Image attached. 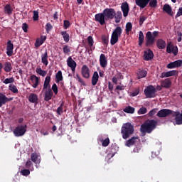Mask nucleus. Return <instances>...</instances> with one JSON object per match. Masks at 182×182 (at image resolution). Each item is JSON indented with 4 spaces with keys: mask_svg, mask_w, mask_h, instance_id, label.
I'll list each match as a JSON object with an SVG mask.
<instances>
[{
    "mask_svg": "<svg viewBox=\"0 0 182 182\" xmlns=\"http://www.w3.org/2000/svg\"><path fill=\"white\" fill-rule=\"evenodd\" d=\"M159 111V108H154L148 113L149 117H153L156 113Z\"/></svg>",
    "mask_w": 182,
    "mask_h": 182,
    "instance_id": "obj_46",
    "label": "nucleus"
},
{
    "mask_svg": "<svg viewBox=\"0 0 182 182\" xmlns=\"http://www.w3.org/2000/svg\"><path fill=\"white\" fill-rule=\"evenodd\" d=\"M175 122L176 124H182V116L181 114H179V115L175 118Z\"/></svg>",
    "mask_w": 182,
    "mask_h": 182,
    "instance_id": "obj_51",
    "label": "nucleus"
},
{
    "mask_svg": "<svg viewBox=\"0 0 182 182\" xmlns=\"http://www.w3.org/2000/svg\"><path fill=\"white\" fill-rule=\"evenodd\" d=\"M134 133V127L130 123H125L121 128V134L124 140H127Z\"/></svg>",
    "mask_w": 182,
    "mask_h": 182,
    "instance_id": "obj_2",
    "label": "nucleus"
},
{
    "mask_svg": "<svg viewBox=\"0 0 182 182\" xmlns=\"http://www.w3.org/2000/svg\"><path fill=\"white\" fill-rule=\"evenodd\" d=\"M159 36V31H154L151 33V31H148L146 33V43L145 46L149 48V46H153L154 45V42H156V38Z\"/></svg>",
    "mask_w": 182,
    "mask_h": 182,
    "instance_id": "obj_3",
    "label": "nucleus"
},
{
    "mask_svg": "<svg viewBox=\"0 0 182 182\" xmlns=\"http://www.w3.org/2000/svg\"><path fill=\"white\" fill-rule=\"evenodd\" d=\"M144 95L148 98L151 99L152 97H156V88L153 85L148 86L144 90Z\"/></svg>",
    "mask_w": 182,
    "mask_h": 182,
    "instance_id": "obj_6",
    "label": "nucleus"
},
{
    "mask_svg": "<svg viewBox=\"0 0 182 182\" xmlns=\"http://www.w3.org/2000/svg\"><path fill=\"white\" fill-rule=\"evenodd\" d=\"M170 113H171L170 109H162L157 112L156 116L157 117H159V118L168 117V116H170Z\"/></svg>",
    "mask_w": 182,
    "mask_h": 182,
    "instance_id": "obj_12",
    "label": "nucleus"
},
{
    "mask_svg": "<svg viewBox=\"0 0 182 182\" xmlns=\"http://www.w3.org/2000/svg\"><path fill=\"white\" fill-rule=\"evenodd\" d=\"M9 90H11V92H13V93H18V88L16 87V85H10L9 86Z\"/></svg>",
    "mask_w": 182,
    "mask_h": 182,
    "instance_id": "obj_47",
    "label": "nucleus"
},
{
    "mask_svg": "<svg viewBox=\"0 0 182 182\" xmlns=\"http://www.w3.org/2000/svg\"><path fill=\"white\" fill-rule=\"evenodd\" d=\"M46 41V36H41L40 38H37L35 42V46L36 48H39V46L43 45V42Z\"/></svg>",
    "mask_w": 182,
    "mask_h": 182,
    "instance_id": "obj_26",
    "label": "nucleus"
},
{
    "mask_svg": "<svg viewBox=\"0 0 182 182\" xmlns=\"http://www.w3.org/2000/svg\"><path fill=\"white\" fill-rule=\"evenodd\" d=\"M60 35L63 36L64 42H65V43H69L70 36L68 34V31H61Z\"/></svg>",
    "mask_w": 182,
    "mask_h": 182,
    "instance_id": "obj_32",
    "label": "nucleus"
},
{
    "mask_svg": "<svg viewBox=\"0 0 182 182\" xmlns=\"http://www.w3.org/2000/svg\"><path fill=\"white\" fill-rule=\"evenodd\" d=\"M32 161H31V160L27 161V162L26 163V168H31V166H32Z\"/></svg>",
    "mask_w": 182,
    "mask_h": 182,
    "instance_id": "obj_63",
    "label": "nucleus"
},
{
    "mask_svg": "<svg viewBox=\"0 0 182 182\" xmlns=\"http://www.w3.org/2000/svg\"><path fill=\"white\" fill-rule=\"evenodd\" d=\"M180 16H182V6L178 8V11L175 16V19L180 18Z\"/></svg>",
    "mask_w": 182,
    "mask_h": 182,
    "instance_id": "obj_57",
    "label": "nucleus"
},
{
    "mask_svg": "<svg viewBox=\"0 0 182 182\" xmlns=\"http://www.w3.org/2000/svg\"><path fill=\"white\" fill-rule=\"evenodd\" d=\"M87 43L90 48L88 52H90V50H95V47H93V43H95V41H93V37H92V36H89L87 37Z\"/></svg>",
    "mask_w": 182,
    "mask_h": 182,
    "instance_id": "obj_34",
    "label": "nucleus"
},
{
    "mask_svg": "<svg viewBox=\"0 0 182 182\" xmlns=\"http://www.w3.org/2000/svg\"><path fill=\"white\" fill-rule=\"evenodd\" d=\"M28 28H29V26H28V24L26 23H23L22 24V29H23V32H25V33L28 32Z\"/></svg>",
    "mask_w": 182,
    "mask_h": 182,
    "instance_id": "obj_62",
    "label": "nucleus"
},
{
    "mask_svg": "<svg viewBox=\"0 0 182 182\" xmlns=\"http://www.w3.org/2000/svg\"><path fill=\"white\" fill-rule=\"evenodd\" d=\"M123 32V30L122 29V27L117 26L112 32L110 39V43L111 45H116L119 42V38L122 36V33Z\"/></svg>",
    "mask_w": 182,
    "mask_h": 182,
    "instance_id": "obj_4",
    "label": "nucleus"
},
{
    "mask_svg": "<svg viewBox=\"0 0 182 182\" xmlns=\"http://www.w3.org/2000/svg\"><path fill=\"white\" fill-rule=\"evenodd\" d=\"M14 9H12V6L11 4H6L4 7V13L6 14L7 15H12Z\"/></svg>",
    "mask_w": 182,
    "mask_h": 182,
    "instance_id": "obj_35",
    "label": "nucleus"
},
{
    "mask_svg": "<svg viewBox=\"0 0 182 182\" xmlns=\"http://www.w3.org/2000/svg\"><path fill=\"white\" fill-rule=\"evenodd\" d=\"M95 21L99 22L100 25H106V17L103 13L97 14L95 16Z\"/></svg>",
    "mask_w": 182,
    "mask_h": 182,
    "instance_id": "obj_8",
    "label": "nucleus"
},
{
    "mask_svg": "<svg viewBox=\"0 0 182 182\" xmlns=\"http://www.w3.org/2000/svg\"><path fill=\"white\" fill-rule=\"evenodd\" d=\"M151 0H135V4L137 6H139L141 9H143L149 5Z\"/></svg>",
    "mask_w": 182,
    "mask_h": 182,
    "instance_id": "obj_18",
    "label": "nucleus"
},
{
    "mask_svg": "<svg viewBox=\"0 0 182 182\" xmlns=\"http://www.w3.org/2000/svg\"><path fill=\"white\" fill-rule=\"evenodd\" d=\"M147 19V17L144 16H140L139 17V25L142 26L144 21Z\"/></svg>",
    "mask_w": 182,
    "mask_h": 182,
    "instance_id": "obj_61",
    "label": "nucleus"
},
{
    "mask_svg": "<svg viewBox=\"0 0 182 182\" xmlns=\"http://www.w3.org/2000/svg\"><path fill=\"white\" fill-rule=\"evenodd\" d=\"M51 90H53L55 95H58V85H56V83H54L52 85Z\"/></svg>",
    "mask_w": 182,
    "mask_h": 182,
    "instance_id": "obj_58",
    "label": "nucleus"
},
{
    "mask_svg": "<svg viewBox=\"0 0 182 182\" xmlns=\"http://www.w3.org/2000/svg\"><path fill=\"white\" fill-rule=\"evenodd\" d=\"M132 29H133V25L132 24V23H127L125 29L127 35H129V33L132 32Z\"/></svg>",
    "mask_w": 182,
    "mask_h": 182,
    "instance_id": "obj_41",
    "label": "nucleus"
},
{
    "mask_svg": "<svg viewBox=\"0 0 182 182\" xmlns=\"http://www.w3.org/2000/svg\"><path fill=\"white\" fill-rule=\"evenodd\" d=\"M115 19L116 23H119L120 21H122V18H123V14H122V11H117L115 13V16H114Z\"/></svg>",
    "mask_w": 182,
    "mask_h": 182,
    "instance_id": "obj_36",
    "label": "nucleus"
},
{
    "mask_svg": "<svg viewBox=\"0 0 182 182\" xmlns=\"http://www.w3.org/2000/svg\"><path fill=\"white\" fill-rule=\"evenodd\" d=\"M63 106H65V102H62L60 107H58L56 113L58 114V116H60L62 113H63Z\"/></svg>",
    "mask_w": 182,
    "mask_h": 182,
    "instance_id": "obj_42",
    "label": "nucleus"
},
{
    "mask_svg": "<svg viewBox=\"0 0 182 182\" xmlns=\"http://www.w3.org/2000/svg\"><path fill=\"white\" fill-rule=\"evenodd\" d=\"M100 65L101 68H106L107 66V58H106V55L105 54H101L100 55Z\"/></svg>",
    "mask_w": 182,
    "mask_h": 182,
    "instance_id": "obj_23",
    "label": "nucleus"
},
{
    "mask_svg": "<svg viewBox=\"0 0 182 182\" xmlns=\"http://www.w3.org/2000/svg\"><path fill=\"white\" fill-rule=\"evenodd\" d=\"M97 82H99V73L95 71L92 75L91 83L92 86H96V85H97Z\"/></svg>",
    "mask_w": 182,
    "mask_h": 182,
    "instance_id": "obj_27",
    "label": "nucleus"
},
{
    "mask_svg": "<svg viewBox=\"0 0 182 182\" xmlns=\"http://www.w3.org/2000/svg\"><path fill=\"white\" fill-rule=\"evenodd\" d=\"M102 14H104L106 21L113 19L114 16H116V11H114V9L106 8L103 10Z\"/></svg>",
    "mask_w": 182,
    "mask_h": 182,
    "instance_id": "obj_7",
    "label": "nucleus"
},
{
    "mask_svg": "<svg viewBox=\"0 0 182 182\" xmlns=\"http://www.w3.org/2000/svg\"><path fill=\"white\" fill-rule=\"evenodd\" d=\"M26 125L18 124L13 131L15 137H22L26 133Z\"/></svg>",
    "mask_w": 182,
    "mask_h": 182,
    "instance_id": "obj_5",
    "label": "nucleus"
},
{
    "mask_svg": "<svg viewBox=\"0 0 182 182\" xmlns=\"http://www.w3.org/2000/svg\"><path fill=\"white\" fill-rule=\"evenodd\" d=\"M52 29H53V26H52V24L50 23H47L46 25V31L47 33H49V32L51 31Z\"/></svg>",
    "mask_w": 182,
    "mask_h": 182,
    "instance_id": "obj_48",
    "label": "nucleus"
},
{
    "mask_svg": "<svg viewBox=\"0 0 182 182\" xmlns=\"http://www.w3.org/2000/svg\"><path fill=\"white\" fill-rule=\"evenodd\" d=\"M12 100V98H7L6 95L0 92V107H2L4 105H6L8 102H11Z\"/></svg>",
    "mask_w": 182,
    "mask_h": 182,
    "instance_id": "obj_19",
    "label": "nucleus"
},
{
    "mask_svg": "<svg viewBox=\"0 0 182 182\" xmlns=\"http://www.w3.org/2000/svg\"><path fill=\"white\" fill-rule=\"evenodd\" d=\"M166 52L167 53H173L176 56L177 53H178V48L177 47H174L171 43H169L166 46Z\"/></svg>",
    "mask_w": 182,
    "mask_h": 182,
    "instance_id": "obj_14",
    "label": "nucleus"
},
{
    "mask_svg": "<svg viewBox=\"0 0 182 182\" xmlns=\"http://www.w3.org/2000/svg\"><path fill=\"white\" fill-rule=\"evenodd\" d=\"M63 27L65 29H68V28H70V21H69L68 20H64Z\"/></svg>",
    "mask_w": 182,
    "mask_h": 182,
    "instance_id": "obj_60",
    "label": "nucleus"
},
{
    "mask_svg": "<svg viewBox=\"0 0 182 182\" xmlns=\"http://www.w3.org/2000/svg\"><path fill=\"white\" fill-rule=\"evenodd\" d=\"M137 140H139V136H133L126 141L125 146L132 147V146H134L137 143Z\"/></svg>",
    "mask_w": 182,
    "mask_h": 182,
    "instance_id": "obj_22",
    "label": "nucleus"
},
{
    "mask_svg": "<svg viewBox=\"0 0 182 182\" xmlns=\"http://www.w3.org/2000/svg\"><path fill=\"white\" fill-rule=\"evenodd\" d=\"M12 70V64L10 62H6L4 63V72L7 73Z\"/></svg>",
    "mask_w": 182,
    "mask_h": 182,
    "instance_id": "obj_39",
    "label": "nucleus"
},
{
    "mask_svg": "<svg viewBox=\"0 0 182 182\" xmlns=\"http://www.w3.org/2000/svg\"><path fill=\"white\" fill-rule=\"evenodd\" d=\"M14 82H15V78H14V77H11L10 78H6L3 81V83H4V85H9V83H14Z\"/></svg>",
    "mask_w": 182,
    "mask_h": 182,
    "instance_id": "obj_45",
    "label": "nucleus"
},
{
    "mask_svg": "<svg viewBox=\"0 0 182 182\" xmlns=\"http://www.w3.org/2000/svg\"><path fill=\"white\" fill-rule=\"evenodd\" d=\"M36 72L38 75H40V76H43V77H45V75L48 74V72L42 70V68H41V67H38L36 69Z\"/></svg>",
    "mask_w": 182,
    "mask_h": 182,
    "instance_id": "obj_38",
    "label": "nucleus"
},
{
    "mask_svg": "<svg viewBox=\"0 0 182 182\" xmlns=\"http://www.w3.org/2000/svg\"><path fill=\"white\" fill-rule=\"evenodd\" d=\"M77 81L81 83V85H82V86H86V82H85V80H83V79H82V77H80V76L79 75H76Z\"/></svg>",
    "mask_w": 182,
    "mask_h": 182,
    "instance_id": "obj_59",
    "label": "nucleus"
},
{
    "mask_svg": "<svg viewBox=\"0 0 182 182\" xmlns=\"http://www.w3.org/2000/svg\"><path fill=\"white\" fill-rule=\"evenodd\" d=\"M109 144H110V139H109V138H106L102 141V144L103 147H107V146H109Z\"/></svg>",
    "mask_w": 182,
    "mask_h": 182,
    "instance_id": "obj_52",
    "label": "nucleus"
},
{
    "mask_svg": "<svg viewBox=\"0 0 182 182\" xmlns=\"http://www.w3.org/2000/svg\"><path fill=\"white\" fill-rule=\"evenodd\" d=\"M53 97V91H52V89L50 88L46 90L43 94L45 102H49V100H52Z\"/></svg>",
    "mask_w": 182,
    "mask_h": 182,
    "instance_id": "obj_15",
    "label": "nucleus"
},
{
    "mask_svg": "<svg viewBox=\"0 0 182 182\" xmlns=\"http://www.w3.org/2000/svg\"><path fill=\"white\" fill-rule=\"evenodd\" d=\"M147 76V70L143 69H139L137 72V77L139 79H143Z\"/></svg>",
    "mask_w": 182,
    "mask_h": 182,
    "instance_id": "obj_31",
    "label": "nucleus"
},
{
    "mask_svg": "<svg viewBox=\"0 0 182 182\" xmlns=\"http://www.w3.org/2000/svg\"><path fill=\"white\" fill-rule=\"evenodd\" d=\"M147 113V108L142 107L138 110V114H146Z\"/></svg>",
    "mask_w": 182,
    "mask_h": 182,
    "instance_id": "obj_49",
    "label": "nucleus"
},
{
    "mask_svg": "<svg viewBox=\"0 0 182 182\" xmlns=\"http://www.w3.org/2000/svg\"><path fill=\"white\" fill-rule=\"evenodd\" d=\"M28 101L30 103H36L38 105V95L35 93H31L28 96Z\"/></svg>",
    "mask_w": 182,
    "mask_h": 182,
    "instance_id": "obj_29",
    "label": "nucleus"
},
{
    "mask_svg": "<svg viewBox=\"0 0 182 182\" xmlns=\"http://www.w3.org/2000/svg\"><path fill=\"white\" fill-rule=\"evenodd\" d=\"M161 86L165 89H170V87H171V80H170V78L162 80L161 81Z\"/></svg>",
    "mask_w": 182,
    "mask_h": 182,
    "instance_id": "obj_20",
    "label": "nucleus"
},
{
    "mask_svg": "<svg viewBox=\"0 0 182 182\" xmlns=\"http://www.w3.org/2000/svg\"><path fill=\"white\" fill-rule=\"evenodd\" d=\"M81 73L82 76L85 79H89V77H90V70H89V67L86 65H82Z\"/></svg>",
    "mask_w": 182,
    "mask_h": 182,
    "instance_id": "obj_13",
    "label": "nucleus"
},
{
    "mask_svg": "<svg viewBox=\"0 0 182 182\" xmlns=\"http://www.w3.org/2000/svg\"><path fill=\"white\" fill-rule=\"evenodd\" d=\"M157 121L155 119H146L144 124L141 125L140 132L143 136H146V133L150 134L157 127Z\"/></svg>",
    "mask_w": 182,
    "mask_h": 182,
    "instance_id": "obj_1",
    "label": "nucleus"
},
{
    "mask_svg": "<svg viewBox=\"0 0 182 182\" xmlns=\"http://www.w3.org/2000/svg\"><path fill=\"white\" fill-rule=\"evenodd\" d=\"M102 41L104 45H106V46H107V45L109 44V36L106 35L102 36Z\"/></svg>",
    "mask_w": 182,
    "mask_h": 182,
    "instance_id": "obj_44",
    "label": "nucleus"
},
{
    "mask_svg": "<svg viewBox=\"0 0 182 182\" xmlns=\"http://www.w3.org/2000/svg\"><path fill=\"white\" fill-rule=\"evenodd\" d=\"M163 11H164V12H166V14H168V15H169L170 16H173V10L170 5L165 4L163 7Z\"/></svg>",
    "mask_w": 182,
    "mask_h": 182,
    "instance_id": "obj_33",
    "label": "nucleus"
},
{
    "mask_svg": "<svg viewBox=\"0 0 182 182\" xmlns=\"http://www.w3.org/2000/svg\"><path fill=\"white\" fill-rule=\"evenodd\" d=\"M126 87L124 85H117L115 88V90H124Z\"/></svg>",
    "mask_w": 182,
    "mask_h": 182,
    "instance_id": "obj_64",
    "label": "nucleus"
},
{
    "mask_svg": "<svg viewBox=\"0 0 182 182\" xmlns=\"http://www.w3.org/2000/svg\"><path fill=\"white\" fill-rule=\"evenodd\" d=\"M48 51L46 50L43 54L41 55V62L45 66H48L49 65V62L48 61Z\"/></svg>",
    "mask_w": 182,
    "mask_h": 182,
    "instance_id": "obj_30",
    "label": "nucleus"
},
{
    "mask_svg": "<svg viewBox=\"0 0 182 182\" xmlns=\"http://www.w3.org/2000/svg\"><path fill=\"white\" fill-rule=\"evenodd\" d=\"M63 52L65 55H69L70 53V46L65 45L63 48Z\"/></svg>",
    "mask_w": 182,
    "mask_h": 182,
    "instance_id": "obj_43",
    "label": "nucleus"
},
{
    "mask_svg": "<svg viewBox=\"0 0 182 182\" xmlns=\"http://www.w3.org/2000/svg\"><path fill=\"white\" fill-rule=\"evenodd\" d=\"M33 21H38L39 20V12L38 11H33Z\"/></svg>",
    "mask_w": 182,
    "mask_h": 182,
    "instance_id": "obj_56",
    "label": "nucleus"
},
{
    "mask_svg": "<svg viewBox=\"0 0 182 182\" xmlns=\"http://www.w3.org/2000/svg\"><path fill=\"white\" fill-rule=\"evenodd\" d=\"M21 173L22 174V176L26 177L29 176V174H31V171H29V169H23L21 171Z\"/></svg>",
    "mask_w": 182,
    "mask_h": 182,
    "instance_id": "obj_53",
    "label": "nucleus"
},
{
    "mask_svg": "<svg viewBox=\"0 0 182 182\" xmlns=\"http://www.w3.org/2000/svg\"><path fill=\"white\" fill-rule=\"evenodd\" d=\"M149 5L151 8H156L157 6V0L149 1Z\"/></svg>",
    "mask_w": 182,
    "mask_h": 182,
    "instance_id": "obj_55",
    "label": "nucleus"
},
{
    "mask_svg": "<svg viewBox=\"0 0 182 182\" xmlns=\"http://www.w3.org/2000/svg\"><path fill=\"white\" fill-rule=\"evenodd\" d=\"M156 46L158 49H165L166 48V41L161 38H159L156 41Z\"/></svg>",
    "mask_w": 182,
    "mask_h": 182,
    "instance_id": "obj_28",
    "label": "nucleus"
},
{
    "mask_svg": "<svg viewBox=\"0 0 182 182\" xmlns=\"http://www.w3.org/2000/svg\"><path fill=\"white\" fill-rule=\"evenodd\" d=\"M144 60H151L154 57V53L151 49H148L146 51H144Z\"/></svg>",
    "mask_w": 182,
    "mask_h": 182,
    "instance_id": "obj_21",
    "label": "nucleus"
},
{
    "mask_svg": "<svg viewBox=\"0 0 182 182\" xmlns=\"http://www.w3.org/2000/svg\"><path fill=\"white\" fill-rule=\"evenodd\" d=\"M134 110H135L134 107L132 106H128L124 109V112L125 113H129L131 114H133V113H134Z\"/></svg>",
    "mask_w": 182,
    "mask_h": 182,
    "instance_id": "obj_40",
    "label": "nucleus"
},
{
    "mask_svg": "<svg viewBox=\"0 0 182 182\" xmlns=\"http://www.w3.org/2000/svg\"><path fill=\"white\" fill-rule=\"evenodd\" d=\"M169 111H171V112L169 113V116H170V114H171L172 117L176 118V117H178V116H180V112H178V111L175 112L171 109H169Z\"/></svg>",
    "mask_w": 182,
    "mask_h": 182,
    "instance_id": "obj_50",
    "label": "nucleus"
},
{
    "mask_svg": "<svg viewBox=\"0 0 182 182\" xmlns=\"http://www.w3.org/2000/svg\"><path fill=\"white\" fill-rule=\"evenodd\" d=\"M63 80V75H62V71L59 70L55 74V82L56 83H59L60 82H62Z\"/></svg>",
    "mask_w": 182,
    "mask_h": 182,
    "instance_id": "obj_37",
    "label": "nucleus"
},
{
    "mask_svg": "<svg viewBox=\"0 0 182 182\" xmlns=\"http://www.w3.org/2000/svg\"><path fill=\"white\" fill-rule=\"evenodd\" d=\"M30 80L31 81V82H29V84L31 85L33 89H36V87L39 86L40 79L36 75H31L30 76Z\"/></svg>",
    "mask_w": 182,
    "mask_h": 182,
    "instance_id": "obj_9",
    "label": "nucleus"
},
{
    "mask_svg": "<svg viewBox=\"0 0 182 182\" xmlns=\"http://www.w3.org/2000/svg\"><path fill=\"white\" fill-rule=\"evenodd\" d=\"M6 55L7 56L14 55V43L11 40H9L6 43Z\"/></svg>",
    "mask_w": 182,
    "mask_h": 182,
    "instance_id": "obj_11",
    "label": "nucleus"
},
{
    "mask_svg": "<svg viewBox=\"0 0 182 182\" xmlns=\"http://www.w3.org/2000/svg\"><path fill=\"white\" fill-rule=\"evenodd\" d=\"M178 72L176 70L168 71V72H163L160 76L161 79H164V77H170L171 76H176L177 75Z\"/></svg>",
    "mask_w": 182,
    "mask_h": 182,
    "instance_id": "obj_16",
    "label": "nucleus"
},
{
    "mask_svg": "<svg viewBox=\"0 0 182 182\" xmlns=\"http://www.w3.org/2000/svg\"><path fill=\"white\" fill-rule=\"evenodd\" d=\"M43 89V90L50 89V75L46 77Z\"/></svg>",
    "mask_w": 182,
    "mask_h": 182,
    "instance_id": "obj_25",
    "label": "nucleus"
},
{
    "mask_svg": "<svg viewBox=\"0 0 182 182\" xmlns=\"http://www.w3.org/2000/svg\"><path fill=\"white\" fill-rule=\"evenodd\" d=\"M67 65L68 68H70L73 73H75V71L76 70V66H77V64L76 63V61L73 60L70 56L68 57L67 60Z\"/></svg>",
    "mask_w": 182,
    "mask_h": 182,
    "instance_id": "obj_10",
    "label": "nucleus"
},
{
    "mask_svg": "<svg viewBox=\"0 0 182 182\" xmlns=\"http://www.w3.org/2000/svg\"><path fill=\"white\" fill-rule=\"evenodd\" d=\"M31 160L33 161V163H36L38 160V155L36 153H33L31 154Z\"/></svg>",
    "mask_w": 182,
    "mask_h": 182,
    "instance_id": "obj_54",
    "label": "nucleus"
},
{
    "mask_svg": "<svg viewBox=\"0 0 182 182\" xmlns=\"http://www.w3.org/2000/svg\"><path fill=\"white\" fill-rule=\"evenodd\" d=\"M182 66V60H177L167 65L168 69H174Z\"/></svg>",
    "mask_w": 182,
    "mask_h": 182,
    "instance_id": "obj_17",
    "label": "nucleus"
},
{
    "mask_svg": "<svg viewBox=\"0 0 182 182\" xmlns=\"http://www.w3.org/2000/svg\"><path fill=\"white\" fill-rule=\"evenodd\" d=\"M121 9L123 12V15L124 16V18H126V16H127V15H129V3L128 2H124L122 3V6H121Z\"/></svg>",
    "mask_w": 182,
    "mask_h": 182,
    "instance_id": "obj_24",
    "label": "nucleus"
}]
</instances>
